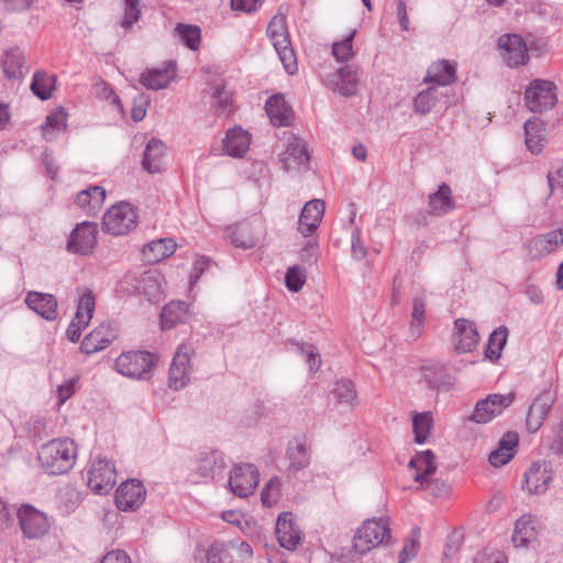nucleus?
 Wrapping results in <instances>:
<instances>
[{
  "mask_svg": "<svg viewBox=\"0 0 563 563\" xmlns=\"http://www.w3.org/2000/svg\"><path fill=\"white\" fill-rule=\"evenodd\" d=\"M77 448L70 439H54L43 444L38 451L42 470L49 475H60L70 471L75 464Z\"/></svg>",
  "mask_w": 563,
  "mask_h": 563,
  "instance_id": "f257e3e1",
  "label": "nucleus"
},
{
  "mask_svg": "<svg viewBox=\"0 0 563 563\" xmlns=\"http://www.w3.org/2000/svg\"><path fill=\"white\" fill-rule=\"evenodd\" d=\"M119 289L129 296L139 295L155 300L162 295V276L157 271L129 272L119 282Z\"/></svg>",
  "mask_w": 563,
  "mask_h": 563,
  "instance_id": "f03ea898",
  "label": "nucleus"
},
{
  "mask_svg": "<svg viewBox=\"0 0 563 563\" xmlns=\"http://www.w3.org/2000/svg\"><path fill=\"white\" fill-rule=\"evenodd\" d=\"M157 357L147 351H129L121 353L114 366L118 373L133 379H148L153 375Z\"/></svg>",
  "mask_w": 563,
  "mask_h": 563,
  "instance_id": "7ed1b4c3",
  "label": "nucleus"
},
{
  "mask_svg": "<svg viewBox=\"0 0 563 563\" xmlns=\"http://www.w3.org/2000/svg\"><path fill=\"white\" fill-rule=\"evenodd\" d=\"M136 210L128 202L113 205L103 216L102 225L112 235H124L136 227Z\"/></svg>",
  "mask_w": 563,
  "mask_h": 563,
  "instance_id": "20e7f679",
  "label": "nucleus"
},
{
  "mask_svg": "<svg viewBox=\"0 0 563 563\" xmlns=\"http://www.w3.org/2000/svg\"><path fill=\"white\" fill-rule=\"evenodd\" d=\"M525 101L528 109L536 113L553 108L558 101L555 84L545 79L532 80L525 91Z\"/></svg>",
  "mask_w": 563,
  "mask_h": 563,
  "instance_id": "39448f33",
  "label": "nucleus"
},
{
  "mask_svg": "<svg viewBox=\"0 0 563 563\" xmlns=\"http://www.w3.org/2000/svg\"><path fill=\"white\" fill-rule=\"evenodd\" d=\"M387 533L388 528L382 520H366L354 536L353 549L360 554H365L383 543Z\"/></svg>",
  "mask_w": 563,
  "mask_h": 563,
  "instance_id": "423d86ee",
  "label": "nucleus"
},
{
  "mask_svg": "<svg viewBox=\"0 0 563 563\" xmlns=\"http://www.w3.org/2000/svg\"><path fill=\"white\" fill-rule=\"evenodd\" d=\"M515 400V394H490L485 399L477 401L470 420L476 423H487L499 416Z\"/></svg>",
  "mask_w": 563,
  "mask_h": 563,
  "instance_id": "0eeeda50",
  "label": "nucleus"
},
{
  "mask_svg": "<svg viewBox=\"0 0 563 563\" xmlns=\"http://www.w3.org/2000/svg\"><path fill=\"white\" fill-rule=\"evenodd\" d=\"M117 472L114 465L102 457H98L88 471V486L99 495L108 494L114 486Z\"/></svg>",
  "mask_w": 563,
  "mask_h": 563,
  "instance_id": "6e6552de",
  "label": "nucleus"
},
{
  "mask_svg": "<svg viewBox=\"0 0 563 563\" xmlns=\"http://www.w3.org/2000/svg\"><path fill=\"white\" fill-rule=\"evenodd\" d=\"M21 530L25 538L37 539L47 533L49 525L44 512L34 506L24 504L16 512Z\"/></svg>",
  "mask_w": 563,
  "mask_h": 563,
  "instance_id": "1a4fd4ad",
  "label": "nucleus"
},
{
  "mask_svg": "<svg viewBox=\"0 0 563 563\" xmlns=\"http://www.w3.org/2000/svg\"><path fill=\"white\" fill-rule=\"evenodd\" d=\"M260 473L253 464L235 465L230 475L231 492L241 498L252 495L258 484Z\"/></svg>",
  "mask_w": 563,
  "mask_h": 563,
  "instance_id": "9d476101",
  "label": "nucleus"
},
{
  "mask_svg": "<svg viewBox=\"0 0 563 563\" xmlns=\"http://www.w3.org/2000/svg\"><path fill=\"white\" fill-rule=\"evenodd\" d=\"M498 48L504 63L509 67H518L529 59L527 44L518 34L499 36Z\"/></svg>",
  "mask_w": 563,
  "mask_h": 563,
  "instance_id": "9b49d317",
  "label": "nucleus"
},
{
  "mask_svg": "<svg viewBox=\"0 0 563 563\" xmlns=\"http://www.w3.org/2000/svg\"><path fill=\"white\" fill-rule=\"evenodd\" d=\"M98 228L93 222H81L70 232L67 250L70 253L88 255L97 245Z\"/></svg>",
  "mask_w": 563,
  "mask_h": 563,
  "instance_id": "f8f14e48",
  "label": "nucleus"
},
{
  "mask_svg": "<svg viewBox=\"0 0 563 563\" xmlns=\"http://www.w3.org/2000/svg\"><path fill=\"white\" fill-rule=\"evenodd\" d=\"M146 490L137 479L122 483L115 492V505L120 510H135L144 503Z\"/></svg>",
  "mask_w": 563,
  "mask_h": 563,
  "instance_id": "ddd939ff",
  "label": "nucleus"
},
{
  "mask_svg": "<svg viewBox=\"0 0 563 563\" xmlns=\"http://www.w3.org/2000/svg\"><path fill=\"white\" fill-rule=\"evenodd\" d=\"M190 347L180 345L173 358L168 373V385L175 390L184 388L189 382Z\"/></svg>",
  "mask_w": 563,
  "mask_h": 563,
  "instance_id": "4468645a",
  "label": "nucleus"
},
{
  "mask_svg": "<svg viewBox=\"0 0 563 563\" xmlns=\"http://www.w3.org/2000/svg\"><path fill=\"white\" fill-rule=\"evenodd\" d=\"M275 533L279 545L289 551H295L302 541V532L289 512L278 516Z\"/></svg>",
  "mask_w": 563,
  "mask_h": 563,
  "instance_id": "2eb2a0df",
  "label": "nucleus"
},
{
  "mask_svg": "<svg viewBox=\"0 0 563 563\" xmlns=\"http://www.w3.org/2000/svg\"><path fill=\"white\" fill-rule=\"evenodd\" d=\"M563 245V228L539 234L527 243L529 256L533 260L548 255Z\"/></svg>",
  "mask_w": 563,
  "mask_h": 563,
  "instance_id": "dca6fc26",
  "label": "nucleus"
},
{
  "mask_svg": "<svg viewBox=\"0 0 563 563\" xmlns=\"http://www.w3.org/2000/svg\"><path fill=\"white\" fill-rule=\"evenodd\" d=\"M115 336V331L110 324H101L84 338L80 350L87 355L98 353L108 347Z\"/></svg>",
  "mask_w": 563,
  "mask_h": 563,
  "instance_id": "f3484780",
  "label": "nucleus"
},
{
  "mask_svg": "<svg viewBox=\"0 0 563 563\" xmlns=\"http://www.w3.org/2000/svg\"><path fill=\"white\" fill-rule=\"evenodd\" d=\"M325 203L321 199L308 201L302 210L298 221V231L303 236L311 235L319 227L324 214Z\"/></svg>",
  "mask_w": 563,
  "mask_h": 563,
  "instance_id": "a211bd4d",
  "label": "nucleus"
},
{
  "mask_svg": "<svg viewBox=\"0 0 563 563\" xmlns=\"http://www.w3.org/2000/svg\"><path fill=\"white\" fill-rule=\"evenodd\" d=\"M310 161L307 144L303 140L292 136L282 154L280 163L284 170L289 172L306 166Z\"/></svg>",
  "mask_w": 563,
  "mask_h": 563,
  "instance_id": "6ab92c4d",
  "label": "nucleus"
},
{
  "mask_svg": "<svg viewBox=\"0 0 563 563\" xmlns=\"http://www.w3.org/2000/svg\"><path fill=\"white\" fill-rule=\"evenodd\" d=\"M25 305L47 321H54L57 318L58 302L52 294L29 291L25 297Z\"/></svg>",
  "mask_w": 563,
  "mask_h": 563,
  "instance_id": "aec40b11",
  "label": "nucleus"
},
{
  "mask_svg": "<svg viewBox=\"0 0 563 563\" xmlns=\"http://www.w3.org/2000/svg\"><path fill=\"white\" fill-rule=\"evenodd\" d=\"M553 404V397L550 391H544L537 396L527 413V429L529 432H537L542 426L549 410Z\"/></svg>",
  "mask_w": 563,
  "mask_h": 563,
  "instance_id": "412c9836",
  "label": "nucleus"
},
{
  "mask_svg": "<svg viewBox=\"0 0 563 563\" xmlns=\"http://www.w3.org/2000/svg\"><path fill=\"white\" fill-rule=\"evenodd\" d=\"M456 79V65L448 59H439L433 62L427 70L423 79L426 84H434L433 86H448Z\"/></svg>",
  "mask_w": 563,
  "mask_h": 563,
  "instance_id": "4be33fe9",
  "label": "nucleus"
},
{
  "mask_svg": "<svg viewBox=\"0 0 563 563\" xmlns=\"http://www.w3.org/2000/svg\"><path fill=\"white\" fill-rule=\"evenodd\" d=\"M328 84L334 91L343 96H353L357 90V70L353 66L342 67L328 78Z\"/></svg>",
  "mask_w": 563,
  "mask_h": 563,
  "instance_id": "5701e85b",
  "label": "nucleus"
},
{
  "mask_svg": "<svg viewBox=\"0 0 563 563\" xmlns=\"http://www.w3.org/2000/svg\"><path fill=\"white\" fill-rule=\"evenodd\" d=\"M176 76V63L169 60L164 68L147 69L142 73L140 82L152 90L166 88Z\"/></svg>",
  "mask_w": 563,
  "mask_h": 563,
  "instance_id": "b1692460",
  "label": "nucleus"
},
{
  "mask_svg": "<svg viewBox=\"0 0 563 563\" xmlns=\"http://www.w3.org/2000/svg\"><path fill=\"white\" fill-rule=\"evenodd\" d=\"M286 460L288 471L297 473L310 464V449L302 438H295L288 442L286 450Z\"/></svg>",
  "mask_w": 563,
  "mask_h": 563,
  "instance_id": "393cba45",
  "label": "nucleus"
},
{
  "mask_svg": "<svg viewBox=\"0 0 563 563\" xmlns=\"http://www.w3.org/2000/svg\"><path fill=\"white\" fill-rule=\"evenodd\" d=\"M454 346L459 353H467L475 349L479 335L474 325L465 320L457 319L454 323Z\"/></svg>",
  "mask_w": 563,
  "mask_h": 563,
  "instance_id": "a878e982",
  "label": "nucleus"
},
{
  "mask_svg": "<svg viewBox=\"0 0 563 563\" xmlns=\"http://www.w3.org/2000/svg\"><path fill=\"white\" fill-rule=\"evenodd\" d=\"M408 466L415 472L412 474L415 482L424 486L426 479L437 471L435 455L431 450L420 452L410 460Z\"/></svg>",
  "mask_w": 563,
  "mask_h": 563,
  "instance_id": "bb28decb",
  "label": "nucleus"
},
{
  "mask_svg": "<svg viewBox=\"0 0 563 563\" xmlns=\"http://www.w3.org/2000/svg\"><path fill=\"white\" fill-rule=\"evenodd\" d=\"M265 110L275 126H288L294 119L292 109L280 95L272 96L265 104Z\"/></svg>",
  "mask_w": 563,
  "mask_h": 563,
  "instance_id": "cd10ccee",
  "label": "nucleus"
},
{
  "mask_svg": "<svg viewBox=\"0 0 563 563\" xmlns=\"http://www.w3.org/2000/svg\"><path fill=\"white\" fill-rule=\"evenodd\" d=\"M551 475L545 463H533L525 473L522 488L529 494H541L548 488Z\"/></svg>",
  "mask_w": 563,
  "mask_h": 563,
  "instance_id": "c85d7f7f",
  "label": "nucleus"
},
{
  "mask_svg": "<svg viewBox=\"0 0 563 563\" xmlns=\"http://www.w3.org/2000/svg\"><path fill=\"white\" fill-rule=\"evenodd\" d=\"M421 375L423 382L431 389H445L449 390L453 384L454 378L449 373L444 364H433L421 367Z\"/></svg>",
  "mask_w": 563,
  "mask_h": 563,
  "instance_id": "c756f323",
  "label": "nucleus"
},
{
  "mask_svg": "<svg viewBox=\"0 0 563 563\" xmlns=\"http://www.w3.org/2000/svg\"><path fill=\"white\" fill-rule=\"evenodd\" d=\"M519 443V435L514 431L506 432L498 442V446L489 456V463L495 467L507 464L515 454V449Z\"/></svg>",
  "mask_w": 563,
  "mask_h": 563,
  "instance_id": "7c9ffc66",
  "label": "nucleus"
},
{
  "mask_svg": "<svg viewBox=\"0 0 563 563\" xmlns=\"http://www.w3.org/2000/svg\"><path fill=\"white\" fill-rule=\"evenodd\" d=\"M225 238L235 246L243 250L252 249L256 245L253 227L249 222H241L225 229Z\"/></svg>",
  "mask_w": 563,
  "mask_h": 563,
  "instance_id": "2f4dec72",
  "label": "nucleus"
},
{
  "mask_svg": "<svg viewBox=\"0 0 563 563\" xmlns=\"http://www.w3.org/2000/svg\"><path fill=\"white\" fill-rule=\"evenodd\" d=\"M455 208L452 198V190L445 183L441 184L438 190L429 196V213L435 217H442Z\"/></svg>",
  "mask_w": 563,
  "mask_h": 563,
  "instance_id": "473e14b6",
  "label": "nucleus"
},
{
  "mask_svg": "<svg viewBox=\"0 0 563 563\" xmlns=\"http://www.w3.org/2000/svg\"><path fill=\"white\" fill-rule=\"evenodd\" d=\"M106 199V189L101 186H92L77 194L75 202L87 214L95 216L101 209Z\"/></svg>",
  "mask_w": 563,
  "mask_h": 563,
  "instance_id": "72a5a7b5",
  "label": "nucleus"
},
{
  "mask_svg": "<svg viewBox=\"0 0 563 563\" xmlns=\"http://www.w3.org/2000/svg\"><path fill=\"white\" fill-rule=\"evenodd\" d=\"M251 144L250 134L240 126L230 129L223 140V148L230 156L241 157L249 150Z\"/></svg>",
  "mask_w": 563,
  "mask_h": 563,
  "instance_id": "f704fd0d",
  "label": "nucleus"
},
{
  "mask_svg": "<svg viewBox=\"0 0 563 563\" xmlns=\"http://www.w3.org/2000/svg\"><path fill=\"white\" fill-rule=\"evenodd\" d=\"M165 158V144L161 140L152 139L144 151L142 165L150 174L162 172Z\"/></svg>",
  "mask_w": 563,
  "mask_h": 563,
  "instance_id": "c9c22d12",
  "label": "nucleus"
},
{
  "mask_svg": "<svg viewBox=\"0 0 563 563\" xmlns=\"http://www.w3.org/2000/svg\"><path fill=\"white\" fill-rule=\"evenodd\" d=\"M537 538V520L531 515H523L517 520L512 534L516 548H527Z\"/></svg>",
  "mask_w": 563,
  "mask_h": 563,
  "instance_id": "e433bc0d",
  "label": "nucleus"
},
{
  "mask_svg": "<svg viewBox=\"0 0 563 563\" xmlns=\"http://www.w3.org/2000/svg\"><path fill=\"white\" fill-rule=\"evenodd\" d=\"M2 70L7 79L21 80L24 77V55L18 47L7 49L1 57Z\"/></svg>",
  "mask_w": 563,
  "mask_h": 563,
  "instance_id": "4c0bfd02",
  "label": "nucleus"
},
{
  "mask_svg": "<svg viewBox=\"0 0 563 563\" xmlns=\"http://www.w3.org/2000/svg\"><path fill=\"white\" fill-rule=\"evenodd\" d=\"M224 466L223 454L218 450L201 452L197 460V472L203 477L221 472Z\"/></svg>",
  "mask_w": 563,
  "mask_h": 563,
  "instance_id": "58836bf2",
  "label": "nucleus"
},
{
  "mask_svg": "<svg viewBox=\"0 0 563 563\" xmlns=\"http://www.w3.org/2000/svg\"><path fill=\"white\" fill-rule=\"evenodd\" d=\"M188 313V305L185 301H170L161 313V325L163 330L173 329L176 324L184 322Z\"/></svg>",
  "mask_w": 563,
  "mask_h": 563,
  "instance_id": "ea45409f",
  "label": "nucleus"
},
{
  "mask_svg": "<svg viewBox=\"0 0 563 563\" xmlns=\"http://www.w3.org/2000/svg\"><path fill=\"white\" fill-rule=\"evenodd\" d=\"M176 250V243L172 239L152 241L143 247V256L150 263H157L170 256Z\"/></svg>",
  "mask_w": 563,
  "mask_h": 563,
  "instance_id": "a19ab883",
  "label": "nucleus"
},
{
  "mask_svg": "<svg viewBox=\"0 0 563 563\" xmlns=\"http://www.w3.org/2000/svg\"><path fill=\"white\" fill-rule=\"evenodd\" d=\"M96 309V297L92 290L86 289L78 298L74 319L81 325H88Z\"/></svg>",
  "mask_w": 563,
  "mask_h": 563,
  "instance_id": "79ce46f5",
  "label": "nucleus"
},
{
  "mask_svg": "<svg viewBox=\"0 0 563 563\" xmlns=\"http://www.w3.org/2000/svg\"><path fill=\"white\" fill-rule=\"evenodd\" d=\"M331 394L341 406L354 407L357 404V394L350 379L338 380Z\"/></svg>",
  "mask_w": 563,
  "mask_h": 563,
  "instance_id": "37998d69",
  "label": "nucleus"
},
{
  "mask_svg": "<svg viewBox=\"0 0 563 563\" xmlns=\"http://www.w3.org/2000/svg\"><path fill=\"white\" fill-rule=\"evenodd\" d=\"M526 145L528 150L538 154L544 146V137L541 133V122L539 119H530L525 123Z\"/></svg>",
  "mask_w": 563,
  "mask_h": 563,
  "instance_id": "c03bdc74",
  "label": "nucleus"
},
{
  "mask_svg": "<svg viewBox=\"0 0 563 563\" xmlns=\"http://www.w3.org/2000/svg\"><path fill=\"white\" fill-rule=\"evenodd\" d=\"M67 113L63 108L57 109L55 112L46 117L45 122L42 124V133L46 141H53L56 132L66 129Z\"/></svg>",
  "mask_w": 563,
  "mask_h": 563,
  "instance_id": "a18cd8bd",
  "label": "nucleus"
},
{
  "mask_svg": "<svg viewBox=\"0 0 563 563\" xmlns=\"http://www.w3.org/2000/svg\"><path fill=\"white\" fill-rule=\"evenodd\" d=\"M174 33L178 40L189 49L196 51L199 48L201 41V29L198 25L178 23L175 26Z\"/></svg>",
  "mask_w": 563,
  "mask_h": 563,
  "instance_id": "49530a36",
  "label": "nucleus"
},
{
  "mask_svg": "<svg viewBox=\"0 0 563 563\" xmlns=\"http://www.w3.org/2000/svg\"><path fill=\"white\" fill-rule=\"evenodd\" d=\"M439 100V89L435 86L428 87L413 98V109L419 114H428Z\"/></svg>",
  "mask_w": 563,
  "mask_h": 563,
  "instance_id": "de8ad7c7",
  "label": "nucleus"
},
{
  "mask_svg": "<svg viewBox=\"0 0 563 563\" xmlns=\"http://www.w3.org/2000/svg\"><path fill=\"white\" fill-rule=\"evenodd\" d=\"M55 77L46 73L36 71L33 76L31 90L41 100H47L52 96Z\"/></svg>",
  "mask_w": 563,
  "mask_h": 563,
  "instance_id": "09e8293b",
  "label": "nucleus"
},
{
  "mask_svg": "<svg viewBox=\"0 0 563 563\" xmlns=\"http://www.w3.org/2000/svg\"><path fill=\"white\" fill-rule=\"evenodd\" d=\"M507 336L508 329L505 325L497 328L490 333L485 352L487 358L496 361L500 357L501 350L507 342Z\"/></svg>",
  "mask_w": 563,
  "mask_h": 563,
  "instance_id": "8fccbe9b",
  "label": "nucleus"
},
{
  "mask_svg": "<svg viewBox=\"0 0 563 563\" xmlns=\"http://www.w3.org/2000/svg\"><path fill=\"white\" fill-rule=\"evenodd\" d=\"M274 48L277 52L286 73L289 75L296 74L298 70V64L290 40L285 42L283 38L282 43L278 42V45L274 46Z\"/></svg>",
  "mask_w": 563,
  "mask_h": 563,
  "instance_id": "3c124183",
  "label": "nucleus"
},
{
  "mask_svg": "<svg viewBox=\"0 0 563 563\" xmlns=\"http://www.w3.org/2000/svg\"><path fill=\"white\" fill-rule=\"evenodd\" d=\"M267 36L272 41L273 46H277L278 42L282 43L283 38L285 42L290 40L286 25V16L284 14L273 16L267 26Z\"/></svg>",
  "mask_w": 563,
  "mask_h": 563,
  "instance_id": "603ef678",
  "label": "nucleus"
},
{
  "mask_svg": "<svg viewBox=\"0 0 563 563\" xmlns=\"http://www.w3.org/2000/svg\"><path fill=\"white\" fill-rule=\"evenodd\" d=\"M424 311H426L424 299L415 298L413 306H412V313H411L412 321L409 327V336L412 340H417L422 333Z\"/></svg>",
  "mask_w": 563,
  "mask_h": 563,
  "instance_id": "864d4df0",
  "label": "nucleus"
},
{
  "mask_svg": "<svg viewBox=\"0 0 563 563\" xmlns=\"http://www.w3.org/2000/svg\"><path fill=\"white\" fill-rule=\"evenodd\" d=\"M432 427V417L429 412L417 413L412 419L415 442L422 444L426 442Z\"/></svg>",
  "mask_w": 563,
  "mask_h": 563,
  "instance_id": "5fc2aeb1",
  "label": "nucleus"
},
{
  "mask_svg": "<svg viewBox=\"0 0 563 563\" xmlns=\"http://www.w3.org/2000/svg\"><path fill=\"white\" fill-rule=\"evenodd\" d=\"M356 30H353L342 41L332 45V55L338 62H347L353 56V38Z\"/></svg>",
  "mask_w": 563,
  "mask_h": 563,
  "instance_id": "6e6d98bb",
  "label": "nucleus"
},
{
  "mask_svg": "<svg viewBox=\"0 0 563 563\" xmlns=\"http://www.w3.org/2000/svg\"><path fill=\"white\" fill-rule=\"evenodd\" d=\"M280 488L282 481L278 477L269 479L261 494L263 505L267 507L275 505L280 497Z\"/></svg>",
  "mask_w": 563,
  "mask_h": 563,
  "instance_id": "4d7b16f0",
  "label": "nucleus"
},
{
  "mask_svg": "<svg viewBox=\"0 0 563 563\" xmlns=\"http://www.w3.org/2000/svg\"><path fill=\"white\" fill-rule=\"evenodd\" d=\"M207 563H234L230 548L224 544H212L207 552Z\"/></svg>",
  "mask_w": 563,
  "mask_h": 563,
  "instance_id": "13d9d810",
  "label": "nucleus"
},
{
  "mask_svg": "<svg viewBox=\"0 0 563 563\" xmlns=\"http://www.w3.org/2000/svg\"><path fill=\"white\" fill-rule=\"evenodd\" d=\"M301 355L306 357V363L311 372H317L321 366V357L316 346L307 343H296Z\"/></svg>",
  "mask_w": 563,
  "mask_h": 563,
  "instance_id": "bf43d9fd",
  "label": "nucleus"
},
{
  "mask_svg": "<svg viewBox=\"0 0 563 563\" xmlns=\"http://www.w3.org/2000/svg\"><path fill=\"white\" fill-rule=\"evenodd\" d=\"M306 282V274L302 268L299 266H292L288 268L285 283L286 287L294 292H298Z\"/></svg>",
  "mask_w": 563,
  "mask_h": 563,
  "instance_id": "052dcab7",
  "label": "nucleus"
},
{
  "mask_svg": "<svg viewBox=\"0 0 563 563\" xmlns=\"http://www.w3.org/2000/svg\"><path fill=\"white\" fill-rule=\"evenodd\" d=\"M213 99L217 107V111L220 114L230 111V107L232 103V93L225 89L224 86L218 87L213 92Z\"/></svg>",
  "mask_w": 563,
  "mask_h": 563,
  "instance_id": "680f3d73",
  "label": "nucleus"
},
{
  "mask_svg": "<svg viewBox=\"0 0 563 563\" xmlns=\"http://www.w3.org/2000/svg\"><path fill=\"white\" fill-rule=\"evenodd\" d=\"M140 14L139 0H125L124 16L121 22L122 27L130 29L139 20Z\"/></svg>",
  "mask_w": 563,
  "mask_h": 563,
  "instance_id": "e2e57ef3",
  "label": "nucleus"
},
{
  "mask_svg": "<svg viewBox=\"0 0 563 563\" xmlns=\"http://www.w3.org/2000/svg\"><path fill=\"white\" fill-rule=\"evenodd\" d=\"M423 489L430 492L434 497H444L449 494L450 486L442 479H431L430 477L426 479L424 486H421Z\"/></svg>",
  "mask_w": 563,
  "mask_h": 563,
  "instance_id": "0e129e2a",
  "label": "nucleus"
},
{
  "mask_svg": "<svg viewBox=\"0 0 563 563\" xmlns=\"http://www.w3.org/2000/svg\"><path fill=\"white\" fill-rule=\"evenodd\" d=\"M351 254L357 261L363 260L367 254V247L362 243L358 229L353 230L351 235Z\"/></svg>",
  "mask_w": 563,
  "mask_h": 563,
  "instance_id": "69168bd1",
  "label": "nucleus"
},
{
  "mask_svg": "<svg viewBox=\"0 0 563 563\" xmlns=\"http://www.w3.org/2000/svg\"><path fill=\"white\" fill-rule=\"evenodd\" d=\"M549 450L556 455L563 454V421L558 426L553 435L548 438Z\"/></svg>",
  "mask_w": 563,
  "mask_h": 563,
  "instance_id": "338daca9",
  "label": "nucleus"
},
{
  "mask_svg": "<svg viewBox=\"0 0 563 563\" xmlns=\"http://www.w3.org/2000/svg\"><path fill=\"white\" fill-rule=\"evenodd\" d=\"M100 563H132L130 556L122 550L108 552Z\"/></svg>",
  "mask_w": 563,
  "mask_h": 563,
  "instance_id": "774afa93",
  "label": "nucleus"
}]
</instances>
